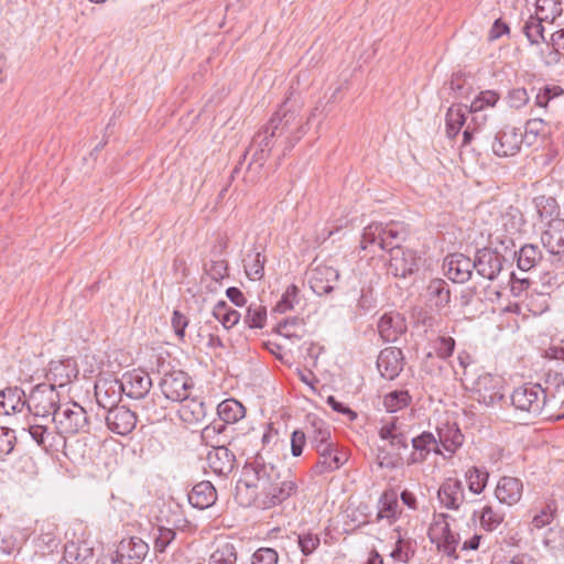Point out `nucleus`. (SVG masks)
Returning <instances> with one entry per match:
<instances>
[{
  "label": "nucleus",
  "instance_id": "f257e3e1",
  "mask_svg": "<svg viewBox=\"0 0 564 564\" xmlns=\"http://www.w3.org/2000/svg\"><path fill=\"white\" fill-rule=\"evenodd\" d=\"M52 421L55 424L56 432L50 431L42 424H32L29 427L31 437L46 451L64 445L66 435L89 432L87 412L76 402L61 404Z\"/></svg>",
  "mask_w": 564,
  "mask_h": 564
},
{
  "label": "nucleus",
  "instance_id": "f03ea898",
  "mask_svg": "<svg viewBox=\"0 0 564 564\" xmlns=\"http://www.w3.org/2000/svg\"><path fill=\"white\" fill-rule=\"evenodd\" d=\"M303 134L302 119L294 111L280 109L273 115L263 130L258 132L251 143L249 152H253L256 161L262 162L270 153L274 138L285 137V142L293 145Z\"/></svg>",
  "mask_w": 564,
  "mask_h": 564
},
{
  "label": "nucleus",
  "instance_id": "7ed1b4c3",
  "mask_svg": "<svg viewBox=\"0 0 564 564\" xmlns=\"http://www.w3.org/2000/svg\"><path fill=\"white\" fill-rule=\"evenodd\" d=\"M405 237L403 224L398 221L371 223L364 228L360 249L375 252L378 250H392V247H399V243Z\"/></svg>",
  "mask_w": 564,
  "mask_h": 564
},
{
  "label": "nucleus",
  "instance_id": "20e7f679",
  "mask_svg": "<svg viewBox=\"0 0 564 564\" xmlns=\"http://www.w3.org/2000/svg\"><path fill=\"white\" fill-rule=\"evenodd\" d=\"M246 487L260 491L270 488V484L280 480V470L272 457L263 453H257L246 460L243 467Z\"/></svg>",
  "mask_w": 564,
  "mask_h": 564
},
{
  "label": "nucleus",
  "instance_id": "39448f33",
  "mask_svg": "<svg viewBox=\"0 0 564 564\" xmlns=\"http://www.w3.org/2000/svg\"><path fill=\"white\" fill-rule=\"evenodd\" d=\"M464 382L474 399L486 406H492L503 398V379L500 376L481 372L475 377L465 372Z\"/></svg>",
  "mask_w": 564,
  "mask_h": 564
},
{
  "label": "nucleus",
  "instance_id": "423d86ee",
  "mask_svg": "<svg viewBox=\"0 0 564 564\" xmlns=\"http://www.w3.org/2000/svg\"><path fill=\"white\" fill-rule=\"evenodd\" d=\"M505 257L492 249H481L476 252L474 258V270L476 274L484 280L497 282L499 289L508 284L510 279L514 276L511 272L507 274L503 270Z\"/></svg>",
  "mask_w": 564,
  "mask_h": 564
},
{
  "label": "nucleus",
  "instance_id": "0eeeda50",
  "mask_svg": "<svg viewBox=\"0 0 564 564\" xmlns=\"http://www.w3.org/2000/svg\"><path fill=\"white\" fill-rule=\"evenodd\" d=\"M497 93L492 90L481 91L470 104L468 112L471 115L469 122L464 130V144H468L475 134L481 140L482 131L488 121L487 108H492L498 101Z\"/></svg>",
  "mask_w": 564,
  "mask_h": 564
},
{
  "label": "nucleus",
  "instance_id": "6e6552de",
  "mask_svg": "<svg viewBox=\"0 0 564 564\" xmlns=\"http://www.w3.org/2000/svg\"><path fill=\"white\" fill-rule=\"evenodd\" d=\"M481 141L491 149L495 155L508 158L519 153L523 133L519 128L505 126L494 134L481 135Z\"/></svg>",
  "mask_w": 564,
  "mask_h": 564
},
{
  "label": "nucleus",
  "instance_id": "1a4fd4ad",
  "mask_svg": "<svg viewBox=\"0 0 564 564\" xmlns=\"http://www.w3.org/2000/svg\"><path fill=\"white\" fill-rule=\"evenodd\" d=\"M28 411L35 417L48 419L58 411L59 393L46 383L33 388L28 399Z\"/></svg>",
  "mask_w": 564,
  "mask_h": 564
},
{
  "label": "nucleus",
  "instance_id": "9d476101",
  "mask_svg": "<svg viewBox=\"0 0 564 564\" xmlns=\"http://www.w3.org/2000/svg\"><path fill=\"white\" fill-rule=\"evenodd\" d=\"M430 541L437 550L447 556H455L458 545V534L449 529L448 516L435 513L429 528Z\"/></svg>",
  "mask_w": 564,
  "mask_h": 564
},
{
  "label": "nucleus",
  "instance_id": "9b49d317",
  "mask_svg": "<svg viewBox=\"0 0 564 564\" xmlns=\"http://www.w3.org/2000/svg\"><path fill=\"white\" fill-rule=\"evenodd\" d=\"M546 401L545 391L540 384H523L513 390L511 402L517 410L539 415Z\"/></svg>",
  "mask_w": 564,
  "mask_h": 564
},
{
  "label": "nucleus",
  "instance_id": "f8f14e48",
  "mask_svg": "<svg viewBox=\"0 0 564 564\" xmlns=\"http://www.w3.org/2000/svg\"><path fill=\"white\" fill-rule=\"evenodd\" d=\"M149 546L140 538L120 541L115 553L104 560V564H140L148 554Z\"/></svg>",
  "mask_w": 564,
  "mask_h": 564
},
{
  "label": "nucleus",
  "instance_id": "ddd939ff",
  "mask_svg": "<svg viewBox=\"0 0 564 564\" xmlns=\"http://www.w3.org/2000/svg\"><path fill=\"white\" fill-rule=\"evenodd\" d=\"M162 393L172 402H181L189 397L193 389L192 379L183 371H171L160 382Z\"/></svg>",
  "mask_w": 564,
  "mask_h": 564
},
{
  "label": "nucleus",
  "instance_id": "4468645a",
  "mask_svg": "<svg viewBox=\"0 0 564 564\" xmlns=\"http://www.w3.org/2000/svg\"><path fill=\"white\" fill-rule=\"evenodd\" d=\"M296 490L297 484L295 480H278L276 482L270 484V488H263L258 491L256 502L259 507L268 509L283 502L295 494Z\"/></svg>",
  "mask_w": 564,
  "mask_h": 564
},
{
  "label": "nucleus",
  "instance_id": "2eb2a0df",
  "mask_svg": "<svg viewBox=\"0 0 564 564\" xmlns=\"http://www.w3.org/2000/svg\"><path fill=\"white\" fill-rule=\"evenodd\" d=\"M123 394L121 380L101 377L95 383V397L99 406L110 410L117 406Z\"/></svg>",
  "mask_w": 564,
  "mask_h": 564
},
{
  "label": "nucleus",
  "instance_id": "dca6fc26",
  "mask_svg": "<svg viewBox=\"0 0 564 564\" xmlns=\"http://www.w3.org/2000/svg\"><path fill=\"white\" fill-rule=\"evenodd\" d=\"M419 268V258L411 249L392 247L388 270L394 276L405 278Z\"/></svg>",
  "mask_w": 564,
  "mask_h": 564
},
{
  "label": "nucleus",
  "instance_id": "f3484780",
  "mask_svg": "<svg viewBox=\"0 0 564 564\" xmlns=\"http://www.w3.org/2000/svg\"><path fill=\"white\" fill-rule=\"evenodd\" d=\"M474 259L463 253H453L445 258L444 270L449 280L456 283L467 282L474 272Z\"/></svg>",
  "mask_w": 564,
  "mask_h": 564
},
{
  "label": "nucleus",
  "instance_id": "a211bd4d",
  "mask_svg": "<svg viewBox=\"0 0 564 564\" xmlns=\"http://www.w3.org/2000/svg\"><path fill=\"white\" fill-rule=\"evenodd\" d=\"M121 386L123 393L135 400L145 398L152 387L150 376L141 370H133L122 376Z\"/></svg>",
  "mask_w": 564,
  "mask_h": 564
},
{
  "label": "nucleus",
  "instance_id": "6ab92c4d",
  "mask_svg": "<svg viewBox=\"0 0 564 564\" xmlns=\"http://www.w3.org/2000/svg\"><path fill=\"white\" fill-rule=\"evenodd\" d=\"M318 462L312 467L311 473L314 476L333 473L339 469L347 460L346 455L339 452L335 445L317 448Z\"/></svg>",
  "mask_w": 564,
  "mask_h": 564
},
{
  "label": "nucleus",
  "instance_id": "aec40b11",
  "mask_svg": "<svg viewBox=\"0 0 564 564\" xmlns=\"http://www.w3.org/2000/svg\"><path fill=\"white\" fill-rule=\"evenodd\" d=\"M412 446L413 452L406 460L408 465L423 463L431 452L447 457V455L443 453L437 445L436 437L430 432H423L419 436L414 437L412 440Z\"/></svg>",
  "mask_w": 564,
  "mask_h": 564
},
{
  "label": "nucleus",
  "instance_id": "412c9836",
  "mask_svg": "<svg viewBox=\"0 0 564 564\" xmlns=\"http://www.w3.org/2000/svg\"><path fill=\"white\" fill-rule=\"evenodd\" d=\"M106 422L113 433L127 435L135 427L137 415L126 406H116L108 410Z\"/></svg>",
  "mask_w": 564,
  "mask_h": 564
},
{
  "label": "nucleus",
  "instance_id": "4be33fe9",
  "mask_svg": "<svg viewBox=\"0 0 564 564\" xmlns=\"http://www.w3.org/2000/svg\"><path fill=\"white\" fill-rule=\"evenodd\" d=\"M377 368L381 377L393 380L403 368V356L401 349L388 347L380 351L377 359Z\"/></svg>",
  "mask_w": 564,
  "mask_h": 564
},
{
  "label": "nucleus",
  "instance_id": "5701e85b",
  "mask_svg": "<svg viewBox=\"0 0 564 564\" xmlns=\"http://www.w3.org/2000/svg\"><path fill=\"white\" fill-rule=\"evenodd\" d=\"M523 494V484L519 478L503 476L496 486L495 496L500 503L509 507L517 505Z\"/></svg>",
  "mask_w": 564,
  "mask_h": 564
},
{
  "label": "nucleus",
  "instance_id": "b1692460",
  "mask_svg": "<svg viewBox=\"0 0 564 564\" xmlns=\"http://www.w3.org/2000/svg\"><path fill=\"white\" fill-rule=\"evenodd\" d=\"M437 498L443 507L458 510L465 500L463 482L454 478L446 479L438 488Z\"/></svg>",
  "mask_w": 564,
  "mask_h": 564
},
{
  "label": "nucleus",
  "instance_id": "393cba45",
  "mask_svg": "<svg viewBox=\"0 0 564 564\" xmlns=\"http://www.w3.org/2000/svg\"><path fill=\"white\" fill-rule=\"evenodd\" d=\"M541 242L551 254L564 253V219L549 221L541 235Z\"/></svg>",
  "mask_w": 564,
  "mask_h": 564
},
{
  "label": "nucleus",
  "instance_id": "a878e982",
  "mask_svg": "<svg viewBox=\"0 0 564 564\" xmlns=\"http://www.w3.org/2000/svg\"><path fill=\"white\" fill-rule=\"evenodd\" d=\"M406 323L399 313H386L378 322V332L384 341L393 343L405 333Z\"/></svg>",
  "mask_w": 564,
  "mask_h": 564
},
{
  "label": "nucleus",
  "instance_id": "bb28decb",
  "mask_svg": "<svg viewBox=\"0 0 564 564\" xmlns=\"http://www.w3.org/2000/svg\"><path fill=\"white\" fill-rule=\"evenodd\" d=\"M25 393L21 388L9 387L0 391V414L12 415L24 411L28 406Z\"/></svg>",
  "mask_w": 564,
  "mask_h": 564
},
{
  "label": "nucleus",
  "instance_id": "cd10ccee",
  "mask_svg": "<svg viewBox=\"0 0 564 564\" xmlns=\"http://www.w3.org/2000/svg\"><path fill=\"white\" fill-rule=\"evenodd\" d=\"M437 445L451 457L464 443V435L455 423H444L437 426Z\"/></svg>",
  "mask_w": 564,
  "mask_h": 564
},
{
  "label": "nucleus",
  "instance_id": "c85d7f7f",
  "mask_svg": "<svg viewBox=\"0 0 564 564\" xmlns=\"http://www.w3.org/2000/svg\"><path fill=\"white\" fill-rule=\"evenodd\" d=\"M338 279V272L332 267H316L311 274L310 285L314 293L318 295L328 294L334 289V283Z\"/></svg>",
  "mask_w": 564,
  "mask_h": 564
},
{
  "label": "nucleus",
  "instance_id": "c756f323",
  "mask_svg": "<svg viewBox=\"0 0 564 564\" xmlns=\"http://www.w3.org/2000/svg\"><path fill=\"white\" fill-rule=\"evenodd\" d=\"M63 558L67 564H90L94 549L87 541H69L65 544Z\"/></svg>",
  "mask_w": 564,
  "mask_h": 564
},
{
  "label": "nucleus",
  "instance_id": "7c9ffc66",
  "mask_svg": "<svg viewBox=\"0 0 564 564\" xmlns=\"http://www.w3.org/2000/svg\"><path fill=\"white\" fill-rule=\"evenodd\" d=\"M207 463L215 474L227 475L234 468L235 456L227 447L217 446L208 452Z\"/></svg>",
  "mask_w": 564,
  "mask_h": 564
},
{
  "label": "nucleus",
  "instance_id": "2f4dec72",
  "mask_svg": "<svg viewBox=\"0 0 564 564\" xmlns=\"http://www.w3.org/2000/svg\"><path fill=\"white\" fill-rule=\"evenodd\" d=\"M216 499V489L210 481H200L196 484L188 494L189 503L200 510L213 506Z\"/></svg>",
  "mask_w": 564,
  "mask_h": 564
},
{
  "label": "nucleus",
  "instance_id": "473e14b6",
  "mask_svg": "<svg viewBox=\"0 0 564 564\" xmlns=\"http://www.w3.org/2000/svg\"><path fill=\"white\" fill-rule=\"evenodd\" d=\"M426 297L430 305L436 310L445 308L451 300L448 284L442 279L432 280L426 289Z\"/></svg>",
  "mask_w": 564,
  "mask_h": 564
},
{
  "label": "nucleus",
  "instance_id": "72a5a7b5",
  "mask_svg": "<svg viewBox=\"0 0 564 564\" xmlns=\"http://www.w3.org/2000/svg\"><path fill=\"white\" fill-rule=\"evenodd\" d=\"M181 403L182 405L178 409V414L184 422L195 424L205 419L206 408L203 401L187 397V399L181 401Z\"/></svg>",
  "mask_w": 564,
  "mask_h": 564
},
{
  "label": "nucleus",
  "instance_id": "f704fd0d",
  "mask_svg": "<svg viewBox=\"0 0 564 564\" xmlns=\"http://www.w3.org/2000/svg\"><path fill=\"white\" fill-rule=\"evenodd\" d=\"M469 113L466 106L453 105L446 112V132L449 138H455L466 122Z\"/></svg>",
  "mask_w": 564,
  "mask_h": 564
},
{
  "label": "nucleus",
  "instance_id": "c9c22d12",
  "mask_svg": "<svg viewBox=\"0 0 564 564\" xmlns=\"http://www.w3.org/2000/svg\"><path fill=\"white\" fill-rule=\"evenodd\" d=\"M523 225L522 215L519 209L510 207L499 218L497 231H503L508 236L518 234Z\"/></svg>",
  "mask_w": 564,
  "mask_h": 564
},
{
  "label": "nucleus",
  "instance_id": "e433bc0d",
  "mask_svg": "<svg viewBox=\"0 0 564 564\" xmlns=\"http://www.w3.org/2000/svg\"><path fill=\"white\" fill-rule=\"evenodd\" d=\"M217 413L224 423H235L245 416L246 410L239 401L227 399L218 404Z\"/></svg>",
  "mask_w": 564,
  "mask_h": 564
},
{
  "label": "nucleus",
  "instance_id": "4c0bfd02",
  "mask_svg": "<svg viewBox=\"0 0 564 564\" xmlns=\"http://www.w3.org/2000/svg\"><path fill=\"white\" fill-rule=\"evenodd\" d=\"M517 264L521 271H530L542 260V252L535 245H524L518 251Z\"/></svg>",
  "mask_w": 564,
  "mask_h": 564
},
{
  "label": "nucleus",
  "instance_id": "58836bf2",
  "mask_svg": "<svg viewBox=\"0 0 564 564\" xmlns=\"http://www.w3.org/2000/svg\"><path fill=\"white\" fill-rule=\"evenodd\" d=\"M47 384L56 388H63L70 382V372L68 367L62 361H51L48 370L45 375Z\"/></svg>",
  "mask_w": 564,
  "mask_h": 564
},
{
  "label": "nucleus",
  "instance_id": "ea45409f",
  "mask_svg": "<svg viewBox=\"0 0 564 564\" xmlns=\"http://www.w3.org/2000/svg\"><path fill=\"white\" fill-rule=\"evenodd\" d=\"M243 263L246 274L250 280L257 281L263 276L264 256H262L260 251L252 250L248 252Z\"/></svg>",
  "mask_w": 564,
  "mask_h": 564
},
{
  "label": "nucleus",
  "instance_id": "a19ab883",
  "mask_svg": "<svg viewBox=\"0 0 564 564\" xmlns=\"http://www.w3.org/2000/svg\"><path fill=\"white\" fill-rule=\"evenodd\" d=\"M562 13L558 0H536L535 17L545 22H553Z\"/></svg>",
  "mask_w": 564,
  "mask_h": 564
},
{
  "label": "nucleus",
  "instance_id": "79ce46f5",
  "mask_svg": "<svg viewBox=\"0 0 564 564\" xmlns=\"http://www.w3.org/2000/svg\"><path fill=\"white\" fill-rule=\"evenodd\" d=\"M308 437L316 449L334 445L329 441L330 431L323 421H314L312 423V431Z\"/></svg>",
  "mask_w": 564,
  "mask_h": 564
},
{
  "label": "nucleus",
  "instance_id": "37998d69",
  "mask_svg": "<svg viewBox=\"0 0 564 564\" xmlns=\"http://www.w3.org/2000/svg\"><path fill=\"white\" fill-rule=\"evenodd\" d=\"M237 554L231 543L225 542L219 544L210 554L208 564H236Z\"/></svg>",
  "mask_w": 564,
  "mask_h": 564
},
{
  "label": "nucleus",
  "instance_id": "c03bdc74",
  "mask_svg": "<svg viewBox=\"0 0 564 564\" xmlns=\"http://www.w3.org/2000/svg\"><path fill=\"white\" fill-rule=\"evenodd\" d=\"M213 315L225 328L234 327L240 318V314L236 310L230 308L224 301L214 307Z\"/></svg>",
  "mask_w": 564,
  "mask_h": 564
},
{
  "label": "nucleus",
  "instance_id": "a18cd8bd",
  "mask_svg": "<svg viewBox=\"0 0 564 564\" xmlns=\"http://www.w3.org/2000/svg\"><path fill=\"white\" fill-rule=\"evenodd\" d=\"M300 291L296 285L292 284L288 286L285 292L282 294L280 301L276 303L273 312L284 314L295 308L300 303Z\"/></svg>",
  "mask_w": 564,
  "mask_h": 564
},
{
  "label": "nucleus",
  "instance_id": "49530a36",
  "mask_svg": "<svg viewBox=\"0 0 564 564\" xmlns=\"http://www.w3.org/2000/svg\"><path fill=\"white\" fill-rule=\"evenodd\" d=\"M489 474L480 468L471 467L466 471V480L468 482V489L476 495H479L486 488Z\"/></svg>",
  "mask_w": 564,
  "mask_h": 564
},
{
  "label": "nucleus",
  "instance_id": "de8ad7c7",
  "mask_svg": "<svg viewBox=\"0 0 564 564\" xmlns=\"http://www.w3.org/2000/svg\"><path fill=\"white\" fill-rule=\"evenodd\" d=\"M410 395L405 390H395L384 395L383 405L390 413L406 408L410 403Z\"/></svg>",
  "mask_w": 564,
  "mask_h": 564
},
{
  "label": "nucleus",
  "instance_id": "09e8293b",
  "mask_svg": "<svg viewBox=\"0 0 564 564\" xmlns=\"http://www.w3.org/2000/svg\"><path fill=\"white\" fill-rule=\"evenodd\" d=\"M543 22V20H540V18L535 15H530L524 22L523 32L531 44H538L545 40Z\"/></svg>",
  "mask_w": 564,
  "mask_h": 564
},
{
  "label": "nucleus",
  "instance_id": "8fccbe9b",
  "mask_svg": "<svg viewBox=\"0 0 564 564\" xmlns=\"http://www.w3.org/2000/svg\"><path fill=\"white\" fill-rule=\"evenodd\" d=\"M267 322V308L260 303H251L245 316L250 328H263Z\"/></svg>",
  "mask_w": 564,
  "mask_h": 564
},
{
  "label": "nucleus",
  "instance_id": "3c124183",
  "mask_svg": "<svg viewBox=\"0 0 564 564\" xmlns=\"http://www.w3.org/2000/svg\"><path fill=\"white\" fill-rule=\"evenodd\" d=\"M479 520L482 529L494 531L503 521V513L494 509L491 506H485L479 513Z\"/></svg>",
  "mask_w": 564,
  "mask_h": 564
},
{
  "label": "nucleus",
  "instance_id": "603ef678",
  "mask_svg": "<svg viewBox=\"0 0 564 564\" xmlns=\"http://www.w3.org/2000/svg\"><path fill=\"white\" fill-rule=\"evenodd\" d=\"M379 519H393L397 514L398 501L392 496L384 494L379 501Z\"/></svg>",
  "mask_w": 564,
  "mask_h": 564
},
{
  "label": "nucleus",
  "instance_id": "864d4df0",
  "mask_svg": "<svg viewBox=\"0 0 564 564\" xmlns=\"http://www.w3.org/2000/svg\"><path fill=\"white\" fill-rule=\"evenodd\" d=\"M296 543L302 554L308 556L318 547L319 538L317 534L303 533L297 535Z\"/></svg>",
  "mask_w": 564,
  "mask_h": 564
},
{
  "label": "nucleus",
  "instance_id": "5fc2aeb1",
  "mask_svg": "<svg viewBox=\"0 0 564 564\" xmlns=\"http://www.w3.org/2000/svg\"><path fill=\"white\" fill-rule=\"evenodd\" d=\"M551 45L554 50V52H551L549 55V59L546 61V64L557 63L558 62V55H564V29L558 30L554 32L551 35Z\"/></svg>",
  "mask_w": 564,
  "mask_h": 564
},
{
  "label": "nucleus",
  "instance_id": "6e6d98bb",
  "mask_svg": "<svg viewBox=\"0 0 564 564\" xmlns=\"http://www.w3.org/2000/svg\"><path fill=\"white\" fill-rule=\"evenodd\" d=\"M14 442V432L6 427H0V460L13 451Z\"/></svg>",
  "mask_w": 564,
  "mask_h": 564
},
{
  "label": "nucleus",
  "instance_id": "4d7b16f0",
  "mask_svg": "<svg viewBox=\"0 0 564 564\" xmlns=\"http://www.w3.org/2000/svg\"><path fill=\"white\" fill-rule=\"evenodd\" d=\"M175 532L172 529L159 527L154 538V546L158 551L163 552L166 546L174 540Z\"/></svg>",
  "mask_w": 564,
  "mask_h": 564
},
{
  "label": "nucleus",
  "instance_id": "13d9d810",
  "mask_svg": "<svg viewBox=\"0 0 564 564\" xmlns=\"http://www.w3.org/2000/svg\"><path fill=\"white\" fill-rule=\"evenodd\" d=\"M278 553L270 547H261L254 552L252 564H276Z\"/></svg>",
  "mask_w": 564,
  "mask_h": 564
},
{
  "label": "nucleus",
  "instance_id": "bf43d9fd",
  "mask_svg": "<svg viewBox=\"0 0 564 564\" xmlns=\"http://www.w3.org/2000/svg\"><path fill=\"white\" fill-rule=\"evenodd\" d=\"M172 327L174 329L175 335L183 339L185 336V329L188 325V318L182 314L180 311H174L171 319Z\"/></svg>",
  "mask_w": 564,
  "mask_h": 564
},
{
  "label": "nucleus",
  "instance_id": "052dcab7",
  "mask_svg": "<svg viewBox=\"0 0 564 564\" xmlns=\"http://www.w3.org/2000/svg\"><path fill=\"white\" fill-rule=\"evenodd\" d=\"M327 404L337 413H340L347 417L348 421H354L357 417L355 411H352L349 406L339 402L335 397L329 395L326 400Z\"/></svg>",
  "mask_w": 564,
  "mask_h": 564
},
{
  "label": "nucleus",
  "instance_id": "680f3d73",
  "mask_svg": "<svg viewBox=\"0 0 564 564\" xmlns=\"http://www.w3.org/2000/svg\"><path fill=\"white\" fill-rule=\"evenodd\" d=\"M306 444L305 433L302 431H294L291 435V453L294 457H299L303 453Z\"/></svg>",
  "mask_w": 564,
  "mask_h": 564
},
{
  "label": "nucleus",
  "instance_id": "e2e57ef3",
  "mask_svg": "<svg viewBox=\"0 0 564 564\" xmlns=\"http://www.w3.org/2000/svg\"><path fill=\"white\" fill-rule=\"evenodd\" d=\"M553 520V512L550 507L543 508L540 513L535 514L531 521L532 529H542Z\"/></svg>",
  "mask_w": 564,
  "mask_h": 564
},
{
  "label": "nucleus",
  "instance_id": "0e129e2a",
  "mask_svg": "<svg viewBox=\"0 0 564 564\" xmlns=\"http://www.w3.org/2000/svg\"><path fill=\"white\" fill-rule=\"evenodd\" d=\"M455 347V340L452 337H440L436 344V352L441 358L449 357Z\"/></svg>",
  "mask_w": 564,
  "mask_h": 564
},
{
  "label": "nucleus",
  "instance_id": "69168bd1",
  "mask_svg": "<svg viewBox=\"0 0 564 564\" xmlns=\"http://www.w3.org/2000/svg\"><path fill=\"white\" fill-rule=\"evenodd\" d=\"M400 431L399 426L397 425V421L394 417H390L389 420L384 421L382 426L379 430V436L383 441L390 440L392 436L398 434Z\"/></svg>",
  "mask_w": 564,
  "mask_h": 564
},
{
  "label": "nucleus",
  "instance_id": "338daca9",
  "mask_svg": "<svg viewBox=\"0 0 564 564\" xmlns=\"http://www.w3.org/2000/svg\"><path fill=\"white\" fill-rule=\"evenodd\" d=\"M509 99L512 107L520 108L527 104L529 97L525 89L518 88L510 93Z\"/></svg>",
  "mask_w": 564,
  "mask_h": 564
},
{
  "label": "nucleus",
  "instance_id": "774afa93",
  "mask_svg": "<svg viewBox=\"0 0 564 564\" xmlns=\"http://www.w3.org/2000/svg\"><path fill=\"white\" fill-rule=\"evenodd\" d=\"M142 409L145 412L147 420L150 423L158 422V421H160L164 416L163 412L162 411H158L155 409L154 404L152 402H150V401H147L142 405Z\"/></svg>",
  "mask_w": 564,
  "mask_h": 564
}]
</instances>
